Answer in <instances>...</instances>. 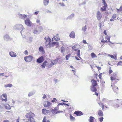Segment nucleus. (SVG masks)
Segmentation results:
<instances>
[{
    "mask_svg": "<svg viewBox=\"0 0 122 122\" xmlns=\"http://www.w3.org/2000/svg\"><path fill=\"white\" fill-rule=\"evenodd\" d=\"M1 97L2 99V101H5L6 102L7 101V95L6 94H3L2 95Z\"/></svg>",
    "mask_w": 122,
    "mask_h": 122,
    "instance_id": "obj_12",
    "label": "nucleus"
},
{
    "mask_svg": "<svg viewBox=\"0 0 122 122\" xmlns=\"http://www.w3.org/2000/svg\"><path fill=\"white\" fill-rule=\"evenodd\" d=\"M48 63L47 61H45L42 64V65H41V66L42 68H44L45 66L47 65V66Z\"/></svg>",
    "mask_w": 122,
    "mask_h": 122,
    "instance_id": "obj_23",
    "label": "nucleus"
},
{
    "mask_svg": "<svg viewBox=\"0 0 122 122\" xmlns=\"http://www.w3.org/2000/svg\"><path fill=\"white\" fill-rule=\"evenodd\" d=\"M69 36L71 38H75V35L74 32L73 31H72L70 33Z\"/></svg>",
    "mask_w": 122,
    "mask_h": 122,
    "instance_id": "obj_18",
    "label": "nucleus"
},
{
    "mask_svg": "<svg viewBox=\"0 0 122 122\" xmlns=\"http://www.w3.org/2000/svg\"><path fill=\"white\" fill-rule=\"evenodd\" d=\"M112 88L113 89V91L115 92H116L118 91V88L117 86H116L114 85H112Z\"/></svg>",
    "mask_w": 122,
    "mask_h": 122,
    "instance_id": "obj_24",
    "label": "nucleus"
},
{
    "mask_svg": "<svg viewBox=\"0 0 122 122\" xmlns=\"http://www.w3.org/2000/svg\"><path fill=\"white\" fill-rule=\"evenodd\" d=\"M71 56V55L70 54H69L67 55H66V60H68L69 59V57H70V56Z\"/></svg>",
    "mask_w": 122,
    "mask_h": 122,
    "instance_id": "obj_36",
    "label": "nucleus"
},
{
    "mask_svg": "<svg viewBox=\"0 0 122 122\" xmlns=\"http://www.w3.org/2000/svg\"><path fill=\"white\" fill-rule=\"evenodd\" d=\"M38 32V31L36 30H35L34 31V33L35 34H36Z\"/></svg>",
    "mask_w": 122,
    "mask_h": 122,
    "instance_id": "obj_51",
    "label": "nucleus"
},
{
    "mask_svg": "<svg viewBox=\"0 0 122 122\" xmlns=\"http://www.w3.org/2000/svg\"><path fill=\"white\" fill-rule=\"evenodd\" d=\"M52 65H52V64L51 63V64H47V67H48V68H49L51 67L52 66Z\"/></svg>",
    "mask_w": 122,
    "mask_h": 122,
    "instance_id": "obj_39",
    "label": "nucleus"
},
{
    "mask_svg": "<svg viewBox=\"0 0 122 122\" xmlns=\"http://www.w3.org/2000/svg\"><path fill=\"white\" fill-rule=\"evenodd\" d=\"M104 118L102 117H101L99 118V121L100 122H102L103 121Z\"/></svg>",
    "mask_w": 122,
    "mask_h": 122,
    "instance_id": "obj_41",
    "label": "nucleus"
},
{
    "mask_svg": "<svg viewBox=\"0 0 122 122\" xmlns=\"http://www.w3.org/2000/svg\"><path fill=\"white\" fill-rule=\"evenodd\" d=\"M12 86V85L10 84H9L7 85H5V87H10Z\"/></svg>",
    "mask_w": 122,
    "mask_h": 122,
    "instance_id": "obj_34",
    "label": "nucleus"
},
{
    "mask_svg": "<svg viewBox=\"0 0 122 122\" xmlns=\"http://www.w3.org/2000/svg\"><path fill=\"white\" fill-rule=\"evenodd\" d=\"M95 94L96 95H97V96L98 95V93L97 92H95Z\"/></svg>",
    "mask_w": 122,
    "mask_h": 122,
    "instance_id": "obj_58",
    "label": "nucleus"
},
{
    "mask_svg": "<svg viewBox=\"0 0 122 122\" xmlns=\"http://www.w3.org/2000/svg\"><path fill=\"white\" fill-rule=\"evenodd\" d=\"M33 58V57L31 56H29L24 57V59L25 61L29 62L31 61Z\"/></svg>",
    "mask_w": 122,
    "mask_h": 122,
    "instance_id": "obj_6",
    "label": "nucleus"
},
{
    "mask_svg": "<svg viewBox=\"0 0 122 122\" xmlns=\"http://www.w3.org/2000/svg\"><path fill=\"white\" fill-rule=\"evenodd\" d=\"M74 15L73 14H72L70 16V17L71 18L73 17Z\"/></svg>",
    "mask_w": 122,
    "mask_h": 122,
    "instance_id": "obj_45",
    "label": "nucleus"
},
{
    "mask_svg": "<svg viewBox=\"0 0 122 122\" xmlns=\"http://www.w3.org/2000/svg\"><path fill=\"white\" fill-rule=\"evenodd\" d=\"M95 119V118L92 116H91L90 117L88 120L89 122H94V120Z\"/></svg>",
    "mask_w": 122,
    "mask_h": 122,
    "instance_id": "obj_25",
    "label": "nucleus"
},
{
    "mask_svg": "<svg viewBox=\"0 0 122 122\" xmlns=\"http://www.w3.org/2000/svg\"><path fill=\"white\" fill-rule=\"evenodd\" d=\"M39 50L40 52H42L43 53L44 52V51L43 47L40 46L39 48Z\"/></svg>",
    "mask_w": 122,
    "mask_h": 122,
    "instance_id": "obj_27",
    "label": "nucleus"
},
{
    "mask_svg": "<svg viewBox=\"0 0 122 122\" xmlns=\"http://www.w3.org/2000/svg\"><path fill=\"white\" fill-rule=\"evenodd\" d=\"M86 29V25L85 26L82 28V30L84 31H85Z\"/></svg>",
    "mask_w": 122,
    "mask_h": 122,
    "instance_id": "obj_42",
    "label": "nucleus"
},
{
    "mask_svg": "<svg viewBox=\"0 0 122 122\" xmlns=\"http://www.w3.org/2000/svg\"><path fill=\"white\" fill-rule=\"evenodd\" d=\"M117 55L116 54H115L114 55L109 54L108 56L110 57L111 58L114 59L115 60L117 59Z\"/></svg>",
    "mask_w": 122,
    "mask_h": 122,
    "instance_id": "obj_15",
    "label": "nucleus"
},
{
    "mask_svg": "<svg viewBox=\"0 0 122 122\" xmlns=\"http://www.w3.org/2000/svg\"><path fill=\"white\" fill-rule=\"evenodd\" d=\"M51 104V103L50 102L46 101L44 102V106L45 107H48Z\"/></svg>",
    "mask_w": 122,
    "mask_h": 122,
    "instance_id": "obj_11",
    "label": "nucleus"
},
{
    "mask_svg": "<svg viewBox=\"0 0 122 122\" xmlns=\"http://www.w3.org/2000/svg\"><path fill=\"white\" fill-rule=\"evenodd\" d=\"M19 118H18V119L17 120V121H16V122H19Z\"/></svg>",
    "mask_w": 122,
    "mask_h": 122,
    "instance_id": "obj_60",
    "label": "nucleus"
},
{
    "mask_svg": "<svg viewBox=\"0 0 122 122\" xmlns=\"http://www.w3.org/2000/svg\"><path fill=\"white\" fill-rule=\"evenodd\" d=\"M3 122H9V121L7 120H5Z\"/></svg>",
    "mask_w": 122,
    "mask_h": 122,
    "instance_id": "obj_59",
    "label": "nucleus"
},
{
    "mask_svg": "<svg viewBox=\"0 0 122 122\" xmlns=\"http://www.w3.org/2000/svg\"><path fill=\"white\" fill-rule=\"evenodd\" d=\"M116 17V15L115 14H114L113 15L112 18L110 20V21H114V20H115Z\"/></svg>",
    "mask_w": 122,
    "mask_h": 122,
    "instance_id": "obj_21",
    "label": "nucleus"
},
{
    "mask_svg": "<svg viewBox=\"0 0 122 122\" xmlns=\"http://www.w3.org/2000/svg\"><path fill=\"white\" fill-rule=\"evenodd\" d=\"M28 51H27L26 50L24 52V54L26 55H27L28 54Z\"/></svg>",
    "mask_w": 122,
    "mask_h": 122,
    "instance_id": "obj_46",
    "label": "nucleus"
},
{
    "mask_svg": "<svg viewBox=\"0 0 122 122\" xmlns=\"http://www.w3.org/2000/svg\"><path fill=\"white\" fill-rule=\"evenodd\" d=\"M9 54L10 56L12 57H15L16 56V53L13 51L10 52L9 53Z\"/></svg>",
    "mask_w": 122,
    "mask_h": 122,
    "instance_id": "obj_20",
    "label": "nucleus"
},
{
    "mask_svg": "<svg viewBox=\"0 0 122 122\" xmlns=\"http://www.w3.org/2000/svg\"><path fill=\"white\" fill-rule=\"evenodd\" d=\"M54 39L56 41H57L60 40V38L59 36H55L54 37Z\"/></svg>",
    "mask_w": 122,
    "mask_h": 122,
    "instance_id": "obj_29",
    "label": "nucleus"
},
{
    "mask_svg": "<svg viewBox=\"0 0 122 122\" xmlns=\"http://www.w3.org/2000/svg\"><path fill=\"white\" fill-rule=\"evenodd\" d=\"M46 40V46L47 47H51L52 46H55L56 47H58L59 46V43L58 42H54L51 43V39L48 37L46 39V37L44 38Z\"/></svg>",
    "mask_w": 122,
    "mask_h": 122,
    "instance_id": "obj_1",
    "label": "nucleus"
},
{
    "mask_svg": "<svg viewBox=\"0 0 122 122\" xmlns=\"http://www.w3.org/2000/svg\"><path fill=\"white\" fill-rule=\"evenodd\" d=\"M4 74V73H0V76H1V75H2V76H3V74Z\"/></svg>",
    "mask_w": 122,
    "mask_h": 122,
    "instance_id": "obj_61",
    "label": "nucleus"
},
{
    "mask_svg": "<svg viewBox=\"0 0 122 122\" xmlns=\"http://www.w3.org/2000/svg\"><path fill=\"white\" fill-rule=\"evenodd\" d=\"M74 113L77 116H81L83 114V113L80 111H75Z\"/></svg>",
    "mask_w": 122,
    "mask_h": 122,
    "instance_id": "obj_9",
    "label": "nucleus"
},
{
    "mask_svg": "<svg viewBox=\"0 0 122 122\" xmlns=\"http://www.w3.org/2000/svg\"><path fill=\"white\" fill-rule=\"evenodd\" d=\"M46 122H50V121L49 120H47Z\"/></svg>",
    "mask_w": 122,
    "mask_h": 122,
    "instance_id": "obj_64",
    "label": "nucleus"
},
{
    "mask_svg": "<svg viewBox=\"0 0 122 122\" xmlns=\"http://www.w3.org/2000/svg\"><path fill=\"white\" fill-rule=\"evenodd\" d=\"M61 6H65V5H64V3H60L59 4Z\"/></svg>",
    "mask_w": 122,
    "mask_h": 122,
    "instance_id": "obj_53",
    "label": "nucleus"
},
{
    "mask_svg": "<svg viewBox=\"0 0 122 122\" xmlns=\"http://www.w3.org/2000/svg\"><path fill=\"white\" fill-rule=\"evenodd\" d=\"M104 33L105 34V35H106L107 36V32H106V30H105L104 31Z\"/></svg>",
    "mask_w": 122,
    "mask_h": 122,
    "instance_id": "obj_49",
    "label": "nucleus"
},
{
    "mask_svg": "<svg viewBox=\"0 0 122 122\" xmlns=\"http://www.w3.org/2000/svg\"><path fill=\"white\" fill-rule=\"evenodd\" d=\"M46 116H45L42 122H46Z\"/></svg>",
    "mask_w": 122,
    "mask_h": 122,
    "instance_id": "obj_40",
    "label": "nucleus"
},
{
    "mask_svg": "<svg viewBox=\"0 0 122 122\" xmlns=\"http://www.w3.org/2000/svg\"><path fill=\"white\" fill-rule=\"evenodd\" d=\"M98 114L100 117H103V113L102 111L99 110L98 111Z\"/></svg>",
    "mask_w": 122,
    "mask_h": 122,
    "instance_id": "obj_22",
    "label": "nucleus"
},
{
    "mask_svg": "<svg viewBox=\"0 0 122 122\" xmlns=\"http://www.w3.org/2000/svg\"><path fill=\"white\" fill-rule=\"evenodd\" d=\"M25 24L28 26H31L33 25L32 22L29 18H27L25 20Z\"/></svg>",
    "mask_w": 122,
    "mask_h": 122,
    "instance_id": "obj_5",
    "label": "nucleus"
},
{
    "mask_svg": "<svg viewBox=\"0 0 122 122\" xmlns=\"http://www.w3.org/2000/svg\"><path fill=\"white\" fill-rule=\"evenodd\" d=\"M102 3L103 4L104 6L101 8L100 10L102 12L106 11V8L107 7V5L106 2L105 0H102Z\"/></svg>",
    "mask_w": 122,
    "mask_h": 122,
    "instance_id": "obj_4",
    "label": "nucleus"
},
{
    "mask_svg": "<svg viewBox=\"0 0 122 122\" xmlns=\"http://www.w3.org/2000/svg\"><path fill=\"white\" fill-rule=\"evenodd\" d=\"M91 82L92 83V85L94 86H97V81L95 80L92 79L91 80Z\"/></svg>",
    "mask_w": 122,
    "mask_h": 122,
    "instance_id": "obj_16",
    "label": "nucleus"
},
{
    "mask_svg": "<svg viewBox=\"0 0 122 122\" xmlns=\"http://www.w3.org/2000/svg\"><path fill=\"white\" fill-rule=\"evenodd\" d=\"M120 59L122 60V56H121L120 57Z\"/></svg>",
    "mask_w": 122,
    "mask_h": 122,
    "instance_id": "obj_62",
    "label": "nucleus"
},
{
    "mask_svg": "<svg viewBox=\"0 0 122 122\" xmlns=\"http://www.w3.org/2000/svg\"><path fill=\"white\" fill-rule=\"evenodd\" d=\"M117 66H122V61H120L117 64Z\"/></svg>",
    "mask_w": 122,
    "mask_h": 122,
    "instance_id": "obj_37",
    "label": "nucleus"
},
{
    "mask_svg": "<svg viewBox=\"0 0 122 122\" xmlns=\"http://www.w3.org/2000/svg\"><path fill=\"white\" fill-rule=\"evenodd\" d=\"M70 67L71 68H73V66H70Z\"/></svg>",
    "mask_w": 122,
    "mask_h": 122,
    "instance_id": "obj_63",
    "label": "nucleus"
},
{
    "mask_svg": "<svg viewBox=\"0 0 122 122\" xmlns=\"http://www.w3.org/2000/svg\"><path fill=\"white\" fill-rule=\"evenodd\" d=\"M83 42L84 44H86L87 43L86 41L85 40H83Z\"/></svg>",
    "mask_w": 122,
    "mask_h": 122,
    "instance_id": "obj_52",
    "label": "nucleus"
},
{
    "mask_svg": "<svg viewBox=\"0 0 122 122\" xmlns=\"http://www.w3.org/2000/svg\"><path fill=\"white\" fill-rule=\"evenodd\" d=\"M75 58L76 59L78 60H80V59L76 56H75Z\"/></svg>",
    "mask_w": 122,
    "mask_h": 122,
    "instance_id": "obj_56",
    "label": "nucleus"
},
{
    "mask_svg": "<svg viewBox=\"0 0 122 122\" xmlns=\"http://www.w3.org/2000/svg\"><path fill=\"white\" fill-rule=\"evenodd\" d=\"M35 116V114L31 112L26 113L25 117L28 119V121H26V122H28L29 121H34V118Z\"/></svg>",
    "mask_w": 122,
    "mask_h": 122,
    "instance_id": "obj_2",
    "label": "nucleus"
},
{
    "mask_svg": "<svg viewBox=\"0 0 122 122\" xmlns=\"http://www.w3.org/2000/svg\"><path fill=\"white\" fill-rule=\"evenodd\" d=\"M42 113L45 114H46L49 112V111L45 109H43L42 110Z\"/></svg>",
    "mask_w": 122,
    "mask_h": 122,
    "instance_id": "obj_19",
    "label": "nucleus"
},
{
    "mask_svg": "<svg viewBox=\"0 0 122 122\" xmlns=\"http://www.w3.org/2000/svg\"><path fill=\"white\" fill-rule=\"evenodd\" d=\"M58 108L57 107H55L54 109H52L51 110V112L53 114H57V111H58Z\"/></svg>",
    "mask_w": 122,
    "mask_h": 122,
    "instance_id": "obj_13",
    "label": "nucleus"
},
{
    "mask_svg": "<svg viewBox=\"0 0 122 122\" xmlns=\"http://www.w3.org/2000/svg\"><path fill=\"white\" fill-rule=\"evenodd\" d=\"M97 17L98 20H100L102 17V15L100 12L98 11L97 14Z\"/></svg>",
    "mask_w": 122,
    "mask_h": 122,
    "instance_id": "obj_10",
    "label": "nucleus"
},
{
    "mask_svg": "<svg viewBox=\"0 0 122 122\" xmlns=\"http://www.w3.org/2000/svg\"><path fill=\"white\" fill-rule=\"evenodd\" d=\"M91 56L92 58L97 57L96 55L93 52L91 54Z\"/></svg>",
    "mask_w": 122,
    "mask_h": 122,
    "instance_id": "obj_28",
    "label": "nucleus"
},
{
    "mask_svg": "<svg viewBox=\"0 0 122 122\" xmlns=\"http://www.w3.org/2000/svg\"><path fill=\"white\" fill-rule=\"evenodd\" d=\"M44 60V57L43 56H42L37 60V62L38 63H41Z\"/></svg>",
    "mask_w": 122,
    "mask_h": 122,
    "instance_id": "obj_8",
    "label": "nucleus"
},
{
    "mask_svg": "<svg viewBox=\"0 0 122 122\" xmlns=\"http://www.w3.org/2000/svg\"><path fill=\"white\" fill-rule=\"evenodd\" d=\"M96 86H91V90L92 92H96L97 91V88L95 87Z\"/></svg>",
    "mask_w": 122,
    "mask_h": 122,
    "instance_id": "obj_14",
    "label": "nucleus"
},
{
    "mask_svg": "<svg viewBox=\"0 0 122 122\" xmlns=\"http://www.w3.org/2000/svg\"><path fill=\"white\" fill-rule=\"evenodd\" d=\"M63 112L62 111H57V112H56L57 113V114L59 113H60L61 112Z\"/></svg>",
    "mask_w": 122,
    "mask_h": 122,
    "instance_id": "obj_48",
    "label": "nucleus"
},
{
    "mask_svg": "<svg viewBox=\"0 0 122 122\" xmlns=\"http://www.w3.org/2000/svg\"><path fill=\"white\" fill-rule=\"evenodd\" d=\"M36 22L37 23H39L40 22V20H36Z\"/></svg>",
    "mask_w": 122,
    "mask_h": 122,
    "instance_id": "obj_57",
    "label": "nucleus"
},
{
    "mask_svg": "<svg viewBox=\"0 0 122 122\" xmlns=\"http://www.w3.org/2000/svg\"><path fill=\"white\" fill-rule=\"evenodd\" d=\"M58 60V59H56L54 60H51V63L53 65L56 64L57 63Z\"/></svg>",
    "mask_w": 122,
    "mask_h": 122,
    "instance_id": "obj_17",
    "label": "nucleus"
},
{
    "mask_svg": "<svg viewBox=\"0 0 122 122\" xmlns=\"http://www.w3.org/2000/svg\"><path fill=\"white\" fill-rule=\"evenodd\" d=\"M97 68L98 69V70L99 71L101 69V68L100 67L96 66Z\"/></svg>",
    "mask_w": 122,
    "mask_h": 122,
    "instance_id": "obj_47",
    "label": "nucleus"
},
{
    "mask_svg": "<svg viewBox=\"0 0 122 122\" xmlns=\"http://www.w3.org/2000/svg\"><path fill=\"white\" fill-rule=\"evenodd\" d=\"M117 75L115 73H113L111 75L110 77L111 80L112 81L117 80H119L117 79Z\"/></svg>",
    "mask_w": 122,
    "mask_h": 122,
    "instance_id": "obj_7",
    "label": "nucleus"
},
{
    "mask_svg": "<svg viewBox=\"0 0 122 122\" xmlns=\"http://www.w3.org/2000/svg\"><path fill=\"white\" fill-rule=\"evenodd\" d=\"M49 2V1L48 0H45L44 1V3L45 5H47Z\"/></svg>",
    "mask_w": 122,
    "mask_h": 122,
    "instance_id": "obj_31",
    "label": "nucleus"
},
{
    "mask_svg": "<svg viewBox=\"0 0 122 122\" xmlns=\"http://www.w3.org/2000/svg\"><path fill=\"white\" fill-rule=\"evenodd\" d=\"M72 49L73 50L75 51H76L77 50V48L76 47V46H74L72 47Z\"/></svg>",
    "mask_w": 122,
    "mask_h": 122,
    "instance_id": "obj_35",
    "label": "nucleus"
},
{
    "mask_svg": "<svg viewBox=\"0 0 122 122\" xmlns=\"http://www.w3.org/2000/svg\"><path fill=\"white\" fill-rule=\"evenodd\" d=\"M56 101H57L56 99L55 98H54L53 99V100H52L51 101V102H56Z\"/></svg>",
    "mask_w": 122,
    "mask_h": 122,
    "instance_id": "obj_43",
    "label": "nucleus"
},
{
    "mask_svg": "<svg viewBox=\"0 0 122 122\" xmlns=\"http://www.w3.org/2000/svg\"><path fill=\"white\" fill-rule=\"evenodd\" d=\"M113 71L112 70L111 67H110L109 68V74H110Z\"/></svg>",
    "mask_w": 122,
    "mask_h": 122,
    "instance_id": "obj_38",
    "label": "nucleus"
},
{
    "mask_svg": "<svg viewBox=\"0 0 122 122\" xmlns=\"http://www.w3.org/2000/svg\"><path fill=\"white\" fill-rule=\"evenodd\" d=\"M98 103L100 107H102V110H104V106L103 104L101 102H99Z\"/></svg>",
    "mask_w": 122,
    "mask_h": 122,
    "instance_id": "obj_26",
    "label": "nucleus"
},
{
    "mask_svg": "<svg viewBox=\"0 0 122 122\" xmlns=\"http://www.w3.org/2000/svg\"><path fill=\"white\" fill-rule=\"evenodd\" d=\"M102 74V73H101L100 74L99 76H98V77H99V79H102V76L101 75Z\"/></svg>",
    "mask_w": 122,
    "mask_h": 122,
    "instance_id": "obj_44",
    "label": "nucleus"
},
{
    "mask_svg": "<svg viewBox=\"0 0 122 122\" xmlns=\"http://www.w3.org/2000/svg\"><path fill=\"white\" fill-rule=\"evenodd\" d=\"M9 37V36H8L7 35H6L4 37V38H5V39L7 37Z\"/></svg>",
    "mask_w": 122,
    "mask_h": 122,
    "instance_id": "obj_54",
    "label": "nucleus"
},
{
    "mask_svg": "<svg viewBox=\"0 0 122 122\" xmlns=\"http://www.w3.org/2000/svg\"><path fill=\"white\" fill-rule=\"evenodd\" d=\"M117 10L118 12H119L120 11H122V6H121L119 9H117Z\"/></svg>",
    "mask_w": 122,
    "mask_h": 122,
    "instance_id": "obj_33",
    "label": "nucleus"
},
{
    "mask_svg": "<svg viewBox=\"0 0 122 122\" xmlns=\"http://www.w3.org/2000/svg\"><path fill=\"white\" fill-rule=\"evenodd\" d=\"M80 51L79 50H78L77 51V56L78 57L80 58H81L80 57Z\"/></svg>",
    "mask_w": 122,
    "mask_h": 122,
    "instance_id": "obj_32",
    "label": "nucleus"
},
{
    "mask_svg": "<svg viewBox=\"0 0 122 122\" xmlns=\"http://www.w3.org/2000/svg\"><path fill=\"white\" fill-rule=\"evenodd\" d=\"M70 120L72 121H74L75 119V118L72 116L71 114L70 115Z\"/></svg>",
    "mask_w": 122,
    "mask_h": 122,
    "instance_id": "obj_30",
    "label": "nucleus"
},
{
    "mask_svg": "<svg viewBox=\"0 0 122 122\" xmlns=\"http://www.w3.org/2000/svg\"><path fill=\"white\" fill-rule=\"evenodd\" d=\"M102 39L101 40V42L103 44H104L105 42H110V37L109 36H106L105 38V39H107V40H105L103 39V36H102Z\"/></svg>",
    "mask_w": 122,
    "mask_h": 122,
    "instance_id": "obj_3",
    "label": "nucleus"
},
{
    "mask_svg": "<svg viewBox=\"0 0 122 122\" xmlns=\"http://www.w3.org/2000/svg\"><path fill=\"white\" fill-rule=\"evenodd\" d=\"M46 95L45 94H44L43 95V96L42 98L43 99H45V98H46Z\"/></svg>",
    "mask_w": 122,
    "mask_h": 122,
    "instance_id": "obj_50",
    "label": "nucleus"
},
{
    "mask_svg": "<svg viewBox=\"0 0 122 122\" xmlns=\"http://www.w3.org/2000/svg\"><path fill=\"white\" fill-rule=\"evenodd\" d=\"M39 12V11H37L35 12V13H34L36 15H37L38 14Z\"/></svg>",
    "mask_w": 122,
    "mask_h": 122,
    "instance_id": "obj_55",
    "label": "nucleus"
}]
</instances>
